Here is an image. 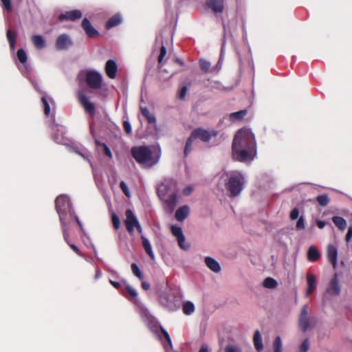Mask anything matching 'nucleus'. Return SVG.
<instances>
[{
  "label": "nucleus",
  "mask_w": 352,
  "mask_h": 352,
  "mask_svg": "<svg viewBox=\"0 0 352 352\" xmlns=\"http://www.w3.org/2000/svg\"><path fill=\"white\" fill-rule=\"evenodd\" d=\"M82 16V13L78 10H71L64 14L59 15L58 19L60 21L63 20H71L74 21L75 19H80Z\"/></svg>",
  "instance_id": "nucleus-17"
},
{
  "label": "nucleus",
  "mask_w": 352,
  "mask_h": 352,
  "mask_svg": "<svg viewBox=\"0 0 352 352\" xmlns=\"http://www.w3.org/2000/svg\"><path fill=\"white\" fill-rule=\"evenodd\" d=\"M131 154L137 162L143 167L150 168L159 162L161 149L155 146H140L132 148Z\"/></svg>",
  "instance_id": "nucleus-3"
},
{
  "label": "nucleus",
  "mask_w": 352,
  "mask_h": 352,
  "mask_svg": "<svg viewBox=\"0 0 352 352\" xmlns=\"http://www.w3.org/2000/svg\"><path fill=\"white\" fill-rule=\"evenodd\" d=\"M141 239L142 241V245L144 247L145 252L151 257V258L153 260L155 258V254L152 250V247L149 241L143 236H142Z\"/></svg>",
  "instance_id": "nucleus-24"
},
{
  "label": "nucleus",
  "mask_w": 352,
  "mask_h": 352,
  "mask_svg": "<svg viewBox=\"0 0 352 352\" xmlns=\"http://www.w3.org/2000/svg\"><path fill=\"white\" fill-rule=\"evenodd\" d=\"M192 190V188L191 186L186 187L183 190V194L185 195H188Z\"/></svg>",
  "instance_id": "nucleus-57"
},
{
  "label": "nucleus",
  "mask_w": 352,
  "mask_h": 352,
  "mask_svg": "<svg viewBox=\"0 0 352 352\" xmlns=\"http://www.w3.org/2000/svg\"><path fill=\"white\" fill-rule=\"evenodd\" d=\"M327 257L333 268H336L337 266L338 250L334 245H329L327 246Z\"/></svg>",
  "instance_id": "nucleus-16"
},
{
  "label": "nucleus",
  "mask_w": 352,
  "mask_h": 352,
  "mask_svg": "<svg viewBox=\"0 0 352 352\" xmlns=\"http://www.w3.org/2000/svg\"><path fill=\"white\" fill-rule=\"evenodd\" d=\"M126 291L128 292V293L133 298H135L138 295V293L137 292L135 291V289H133V287H131V286L129 285H126Z\"/></svg>",
  "instance_id": "nucleus-51"
},
{
  "label": "nucleus",
  "mask_w": 352,
  "mask_h": 352,
  "mask_svg": "<svg viewBox=\"0 0 352 352\" xmlns=\"http://www.w3.org/2000/svg\"><path fill=\"white\" fill-rule=\"evenodd\" d=\"M320 254L314 246H311L307 252V258L310 261H315L319 259Z\"/></svg>",
  "instance_id": "nucleus-25"
},
{
  "label": "nucleus",
  "mask_w": 352,
  "mask_h": 352,
  "mask_svg": "<svg viewBox=\"0 0 352 352\" xmlns=\"http://www.w3.org/2000/svg\"><path fill=\"white\" fill-rule=\"evenodd\" d=\"M78 99L84 109L88 113L93 115L95 112V105L90 101V98L83 91H80L78 93Z\"/></svg>",
  "instance_id": "nucleus-8"
},
{
  "label": "nucleus",
  "mask_w": 352,
  "mask_h": 352,
  "mask_svg": "<svg viewBox=\"0 0 352 352\" xmlns=\"http://www.w3.org/2000/svg\"><path fill=\"white\" fill-rule=\"evenodd\" d=\"M157 195L163 201L166 209L170 212H173L178 201L175 181L170 179L163 180L158 186Z\"/></svg>",
  "instance_id": "nucleus-4"
},
{
  "label": "nucleus",
  "mask_w": 352,
  "mask_h": 352,
  "mask_svg": "<svg viewBox=\"0 0 352 352\" xmlns=\"http://www.w3.org/2000/svg\"><path fill=\"white\" fill-rule=\"evenodd\" d=\"M110 283L115 287V288H119L120 286V284L118 282L113 281L111 280H109Z\"/></svg>",
  "instance_id": "nucleus-61"
},
{
  "label": "nucleus",
  "mask_w": 352,
  "mask_h": 352,
  "mask_svg": "<svg viewBox=\"0 0 352 352\" xmlns=\"http://www.w3.org/2000/svg\"><path fill=\"white\" fill-rule=\"evenodd\" d=\"M101 276H102V272H101L99 269H97V270H96V275H95V278H96V279H98V278H99Z\"/></svg>",
  "instance_id": "nucleus-62"
},
{
  "label": "nucleus",
  "mask_w": 352,
  "mask_h": 352,
  "mask_svg": "<svg viewBox=\"0 0 352 352\" xmlns=\"http://www.w3.org/2000/svg\"><path fill=\"white\" fill-rule=\"evenodd\" d=\"M160 302L162 305L170 309L173 307L172 300L169 299L167 294H164L160 296Z\"/></svg>",
  "instance_id": "nucleus-34"
},
{
  "label": "nucleus",
  "mask_w": 352,
  "mask_h": 352,
  "mask_svg": "<svg viewBox=\"0 0 352 352\" xmlns=\"http://www.w3.org/2000/svg\"><path fill=\"white\" fill-rule=\"evenodd\" d=\"M316 223L318 228L320 229H322L326 225L325 222L323 221H317Z\"/></svg>",
  "instance_id": "nucleus-60"
},
{
  "label": "nucleus",
  "mask_w": 352,
  "mask_h": 352,
  "mask_svg": "<svg viewBox=\"0 0 352 352\" xmlns=\"http://www.w3.org/2000/svg\"><path fill=\"white\" fill-rule=\"evenodd\" d=\"M61 200H63L65 202H67V199L65 197H60V198H58V199L57 201V212L59 214L60 221V223H61V226H62V228H63V238H64L65 242L68 243V242H69V234L68 226L66 224V223L65 222V220L63 219V214L61 213L63 212V209H62L61 206L60 204V201ZM66 209H67V208H64L63 211L65 210Z\"/></svg>",
  "instance_id": "nucleus-9"
},
{
  "label": "nucleus",
  "mask_w": 352,
  "mask_h": 352,
  "mask_svg": "<svg viewBox=\"0 0 352 352\" xmlns=\"http://www.w3.org/2000/svg\"><path fill=\"white\" fill-rule=\"evenodd\" d=\"M7 37L10 43V47L11 50H14L15 49V43H16V36L12 34L10 30H8L7 32Z\"/></svg>",
  "instance_id": "nucleus-37"
},
{
  "label": "nucleus",
  "mask_w": 352,
  "mask_h": 352,
  "mask_svg": "<svg viewBox=\"0 0 352 352\" xmlns=\"http://www.w3.org/2000/svg\"><path fill=\"white\" fill-rule=\"evenodd\" d=\"M332 221L339 229L344 230L346 228V221L342 217H334Z\"/></svg>",
  "instance_id": "nucleus-29"
},
{
  "label": "nucleus",
  "mask_w": 352,
  "mask_h": 352,
  "mask_svg": "<svg viewBox=\"0 0 352 352\" xmlns=\"http://www.w3.org/2000/svg\"><path fill=\"white\" fill-rule=\"evenodd\" d=\"M120 188L122 190L123 192L127 197H131L130 191L126 186V184L124 182H120Z\"/></svg>",
  "instance_id": "nucleus-49"
},
{
  "label": "nucleus",
  "mask_w": 352,
  "mask_h": 352,
  "mask_svg": "<svg viewBox=\"0 0 352 352\" xmlns=\"http://www.w3.org/2000/svg\"><path fill=\"white\" fill-rule=\"evenodd\" d=\"M314 326V321L308 315V307L304 305L300 311L298 319L299 329L302 331H306L311 329Z\"/></svg>",
  "instance_id": "nucleus-7"
},
{
  "label": "nucleus",
  "mask_w": 352,
  "mask_h": 352,
  "mask_svg": "<svg viewBox=\"0 0 352 352\" xmlns=\"http://www.w3.org/2000/svg\"><path fill=\"white\" fill-rule=\"evenodd\" d=\"M31 41L37 50H41L46 46L44 38L38 34H34L31 36Z\"/></svg>",
  "instance_id": "nucleus-21"
},
{
  "label": "nucleus",
  "mask_w": 352,
  "mask_h": 352,
  "mask_svg": "<svg viewBox=\"0 0 352 352\" xmlns=\"http://www.w3.org/2000/svg\"><path fill=\"white\" fill-rule=\"evenodd\" d=\"M2 6L5 11L11 12L12 10V3L10 0H1Z\"/></svg>",
  "instance_id": "nucleus-43"
},
{
  "label": "nucleus",
  "mask_w": 352,
  "mask_h": 352,
  "mask_svg": "<svg viewBox=\"0 0 352 352\" xmlns=\"http://www.w3.org/2000/svg\"><path fill=\"white\" fill-rule=\"evenodd\" d=\"M122 21V16L120 14H116L109 19V21L107 23L106 27L107 29L112 28L120 24Z\"/></svg>",
  "instance_id": "nucleus-23"
},
{
  "label": "nucleus",
  "mask_w": 352,
  "mask_h": 352,
  "mask_svg": "<svg viewBox=\"0 0 352 352\" xmlns=\"http://www.w3.org/2000/svg\"><path fill=\"white\" fill-rule=\"evenodd\" d=\"M195 139L193 137V135L191 134L190 136L188 138V139L186 141L185 148H184V154L185 155H188L192 149V145L194 143Z\"/></svg>",
  "instance_id": "nucleus-35"
},
{
  "label": "nucleus",
  "mask_w": 352,
  "mask_h": 352,
  "mask_svg": "<svg viewBox=\"0 0 352 352\" xmlns=\"http://www.w3.org/2000/svg\"><path fill=\"white\" fill-rule=\"evenodd\" d=\"M75 220L77 222V223L79 225L80 229L82 230V225L80 221L79 220L78 217L77 216L75 217Z\"/></svg>",
  "instance_id": "nucleus-63"
},
{
  "label": "nucleus",
  "mask_w": 352,
  "mask_h": 352,
  "mask_svg": "<svg viewBox=\"0 0 352 352\" xmlns=\"http://www.w3.org/2000/svg\"><path fill=\"white\" fill-rule=\"evenodd\" d=\"M123 126L126 133L129 134L131 132V126L129 121L124 120Z\"/></svg>",
  "instance_id": "nucleus-52"
},
{
  "label": "nucleus",
  "mask_w": 352,
  "mask_h": 352,
  "mask_svg": "<svg viewBox=\"0 0 352 352\" xmlns=\"http://www.w3.org/2000/svg\"><path fill=\"white\" fill-rule=\"evenodd\" d=\"M317 200L318 203L323 206H326L329 203V198L325 195L318 196L317 197Z\"/></svg>",
  "instance_id": "nucleus-45"
},
{
  "label": "nucleus",
  "mask_w": 352,
  "mask_h": 352,
  "mask_svg": "<svg viewBox=\"0 0 352 352\" xmlns=\"http://www.w3.org/2000/svg\"><path fill=\"white\" fill-rule=\"evenodd\" d=\"M277 285L276 280L270 277L265 278L263 281V286L268 289H274Z\"/></svg>",
  "instance_id": "nucleus-36"
},
{
  "label": "nucleus",
  "mask_w": 352,
  "mask_h": 352,
  "mask_svg": "<svg viewBox=\"0 0 352 352\" xmlns=\"http://www.w3.org/2000/svg\"><path fill=\"white\" fill-rule=\"evenodd\" d=\"M190 208L188 206L179 208L175 212V219L178 221H183L189 214Z\"/></svg>",
  "instance_id": "nucleus-20"
},
{
  "label": "nucleus",
  "mask_w": 352,
  "mask_h": 352,
  "mask_svg": "<svg viewBox=\"0 0 352 352\" xmlns=\"http://www.w3.org/2000/svg\"><path fill=\"white\" fill-rule=\"evenodd\" d=\"M141 112L142 116L146 119L148 122L151 124H154L156 122V119L153 113L149 111L146 108L141 107Z\"/></svg>",
  "instance_id": "nucleus-27"
},
{
  "label": "nucleus",
  "mask_w": 352,
  "mask_h": 352,
  "mask_svg": "<svg viewBox=\"0 0 352 352\" xmlns=\"http://www.w3.org/2000/svg\"><path fill=\"white\" fill-rule=\"evenodd\" d=\"M104 153H105V154L107 156H109V157H112V154H111V152L110 149L106 145H104Z\"/></svg>",
  "instance_id": "nucleus-58"
},
{
  "label": "nucleus",
  "mask_w": 352,
  "mask_h": 352,
  "mask_svg": "<svg viewBox=\"0 0 352 352\" xmlns=\"http://www.w3.org/2000/svg\"><path fill=\"white\" fill-rule=\"evenodd\" d=\"M170 230L172 234L177 239L184 236L182 228L177 226H171Z\"/></svg>",
  "instance_id": "nucleus-31"
},
{
  "label": "nucleus",
  "mask_w": 352,
  "mask_h": 352,
  "mask_svg": "<svg viewBox=\"0 0 352 352\" xmlns=\"http://www.w3.org/2000/svg\"><path fill=\"white\" fill-rule=\"evenodd\" d=\"M224 352H242L241 349L236 346L228 345L225 347Z\"/></svg>",
  "instance_id": "nucleus-46"
},
{
  "label": "nucleus",
  "mask_w": 352,
  "mask_h": 352,
  "mask_svg": "<svg viewBox=\"0 0 352 352\" xmlns=\"http://www.w3.org/2000/svg\"><path fill=\"white\" fill-rule=\"evenodd\" d=\"M131 270L133 274L139 278L140 280L143 279V275L139 269L138 266L135 263H132L131 265Z\"/></svg>",
  "instance_id": "nucleus-40"
},
{
  "label": "nucleus",
  "mask_w": 352,
  "mask_h": 352,
  "mask_svg": "<svg viewBox=\"0 0 352 352\" xmlns=\"http://www.w3.org/2000/svg\"><path fill=\"white\" fill-rule=\"evenodd\" d=\"M195 140L199 139L204 142H207L212 136H216L217 133L214 131H207L202 129H197L191 133Z\"/></svg>",
  "instance_id": "nucleus-10"
},
{
  "label": "nucleus",
  "mask_w": 352,
  "mask_h": 352,
  "mask_svg": "<svg viewBox=\"0 0 352 352\" xmlns=\"http://www.w3.org/2000/svg\"><path fill=\"white\" fill-rule=\"evenodd\" d=\"M309 348L308 340H305L300 346V352H307Z\"/></svg>",
  "instance_id": "nucleus-48"
},
{
  "label": "nucleus",
  "mask_w": 352,
  "mask_h": 352,
  "mask_svg": "<svg viewBox=\"0 0 352 352\" xmlns=\"http://www.w3.org/2000/svg\"><path fill=\"white\" fill-rule=\"evenodd\" d=\"M161 330H162V332L164 334L166 340H167L168 344H167V345H166L164 346V348H165V349L166 351H168V349H171L172 348V343H171L170 337L169 334L168 333V332L166 330H164L163 328H161Z\"/></svg>",
  "instance_id": "nucleus-41"
},
{
  "label": "nucleus",
  "mask_w": 352,
  "mask_h": 352,
  "mask_svg": "<svg viewBox=\"0 0 352 352\" xmlns=\"http://www.w3.org/2000/svg\"><path fill=\"white\" fill-rule=\"evenodd\" d=\"M217 186L223 190V188L228 192L230 196H238L245 184L244 175L237 170H222L217 176Z\"/></svg>",
  "instance_id": "nucleus-2"
},
{
  "label": "nucleus",
  "mask_w": 352,
  "mask_h": 352,
  "mask_svg": "<svg viewBox=\"0 0 352 352\" xmlns=\"http://www.w3.org/2000/svg\"><path fill=\"white\" fill-rule=\"evenodd\" d=\"M142 287L144 290H148L150 288V285L147 282L142 281Z\"/></svg>",
  "instance_id": "nucleus-59"
},
{
  "label": "nucleus",
  "mask_w": 352,
  "mask_h": 352,
  "mask_svg": "<svg viewBox=\"0 0 352 352\" xmlns=\"http://www.w3.org/2000/svg\"><path fill=\"white\" fill-rule=\"evenodd\" d=\"M232 153L235 160L241 162L253 160L256 154V144L250 129L243 128L237 131L232 142Z\"/></svg>",
  "instance_id": "nucleus-1"
},
{
  "label": "nucleus",
  "mask_w": 352,
  "mask_h": 352,
  "mask_svg": "<svg viewBox=\"0 0 352 352\" xmlns=\"http://www.w3.org/2000/svg\"><path fill=\"white\" fill-rule=\"evenodd\" d=\"M254 344L256 349L258 351L263 348L261 335L258 331H255L254 335Z\"/></svg>",
  "instance_id": "nucleus-28"
},
{
  "label": "nucleus",
  "mask_w": 352,
  "mask_h": 352,
  "mask_svg": "<svg viewBox=\"0 0 352 352\" xmlns=\"http://www.w3.org/2000/svg\"><path fill=\"white\" fill-rule=\"evenodd\" d=\"M43 104L44 106V112L46 116L50 114V102H53L52 100L45 95H43L41 98Z\"/></svg>",
  "instance_id": "nucleus-32"
},
{
  "label": "nucleus",
  "mask_w": 352,
  "mask_h": 352,
  "mask_svg": "<svg viewBox=\"0 0 352 352\" xmlns=\"http://www.w3.org/2000/svg\"><path fill=\"white\" fill-rule=\"evenodd\" d=\"M55 45L56 49L63 50L71 47L73 42L69 35L63 34L57 37Z\"/></svg>",
  "instance_id": "nucleus-11"
},
{
  "label": "nucleus",
  "mask_w": 352,
  "mask_h": 352,
  "mask_svg": "<svg viewBox=\"0 0 352 352\" xmlns=\"http://www.w3.org/2000/svg\"><path fill=\"white\" fill-rule=\"evenodd\" d=\"M340 291V285L338 284V280L337 275L335 274L333 278L331 280L327 288V293L331 296L338 295Z\"/></svg>",
  "instance_id": "nucleus-13"
},
{
  "label": "nucleus",
  "mask_w": 352,
  "mask_h": 352,
  "mask_svg": "<svg viewBox=\"0 0 352 352\" xmlns=\"http://www.w3.org/2000/svg\"><path fill=\"white\" fill-rule=\"evenodd\" d=\"M111 220L113 227L118 230L120 226V221L119 217L114 212L111 214Z\"/></svg>",
  "instance_id": "nucleus-44"
},
{
  "label": "nucleus",
  "mask_w": 352,
  "mask_h": 352,
  "mask_svg": "<svg viewBox=\"0 0 352 352\" xmlns=\"http://www.w3.org/2000/svg\"><path fill=\"white\" fill-rule=\"evenodd\" d=\"M199 63H200V67L203 71H204L206 72H208L210 71V62H208V60H206L205 59H201Z\"/></svg>",
  "instance_id": "nucleus-42"
},
{
  "label": "nucleus",
  "mask_w": 352,
  "mask_h": 352,
  "mask_svg": "<svg viewBox=\"0 0 352 352\" xmlns=\"http://www.w3.org/2000/svg\"><path fill=\"white\" fill-rule=\"evenodd\" d=\"M299 216V211L297 208H294L290 212V219L292 220L296 219Z\"/></svg>",
  "instance_id": "nucleus-53"
},
{
  "label": "nucleus",
  "mask_w": 352,
  "mask_h": 352,
  "mask_svg": "<svg viewBox=\"0 0 352 352\" xmlns=\"http://www.w3.org/2000/svg\"><path fill=\"white\" fill-rule=\"evenodd\" d=\"M60 197H65L67 199V202H65L63 200H61L60 201V204L61 206L62 209L67 208V209L65 210H64V211L63 210V212H61L63 214V219H65V215L67 212H70V210H71V204H70L69 199H68L67 197H66L65 195H60L56 199V209H57V201H58V198H60Z\"/></svg>",
  "instance_id": "nucleus-22"
},
{
  "label": "nucleus",
  "mask_w": 352,
  "mask_h": 352,
  "mask_svg": "<svg viewBox=\"0 0 352 352\" xmlns=\"http://www.w3.org/2000/svg\"><path fill=\"white\" fill-rule=\"evenodd\" d=\"M184 313L186 315H190L195 311V306L192 302L188 301L183 305Z\"/></svg>",
  "instance_id": "nucleus-33"
},
{
  "label": "nucleus",
  "mask_w": 352,
  "mask_h": 352,
  "mask_svg": "<svg viewBox=\"0 0 352 352\" xmlns=\"http://www.w3.org/2000/svg\"><path fill=\"white\" fill-rule=\"evenodd\" d=\"M316 276L314 274L309 273L307 275V287L305 294L307 296L311 295L316 288Z\"/></svg>",
  "instance_id": "nucleus-14"
},
{
  "label": "nucleus",
  "mask_w": 352,
  "mask_h": 352,
  "mask_svg": "<svg viewBox=\"0 0 352 352\" xmlns=\"http://www.w3.org/2000/svg\"><path fill=\"white\" fill-rule=\"evenodd\" d=\"M17 58L19 62L22 64H25L27 61L28 57L27 54L23 49H20L17 51Z\"/></svg>",
  "instance_id": "nucleus-38"
},
{
  "label": "nucleus",
  "mask_w": 352,
  "mask_h": 352,
  "mask_svg": "<svg viewBox=\"0 0 352 352\" xmlns=\"http://www.w3.org/2000/svg\"><path fill=\"white\" fill-rule=\"evenodd\" d=\"M305 227V221L304 219V217H300L297 223H296V230H302L304 229Z\"/></svg>",
  "instance_id": "nucleus-47"
},
{
  "label": "nucleus",
  "mask_w": 352,
  "mask_h": 352,
  "mask_svg": "<svg viewBox=\"0 0 352 352\" xmlns=\"http://www.w3.org/2000/svg\"><path fill=\"white\" fill-rule=\"evenodd\" d=\"M272 349L273 352H283V342L279 336L276 337L274 340Z\"/></svg>",
  "instance_id": "nucleus-30"
},
{
  "label": "nucleus",
  "mask_w": 352,
  "mask_h": 352,
  "mask_svg": "<svg viewBox=\"0 0 352 352\" xmlns=\"http://www.w3.org/2000/svg\"><path fill=\"white\" fill-rule=\"evenodd\" d=\"M87 85L92 89H100L102 83V75L95 70H87L81 74Z\"/></svg>",
  "instance_id": "nucleus-5"
},
{
  "label": "nucleus",
  "mask_w": 352,
  "mask_h": 352,
  "mask_svg": "<svg viewBox=\"0 0 352 352\" xmlns=\"http://www.w3.org/2000/svg\"><path fill=\"white\" fill-rule=\"evenodd\" d=\"M186 93H187V88L186 87H182V89L179 91V97L181 99H184L186 95Z\"/></svg>",
  "instance_id": "nucleus-55"
},
{
  "label": "nucleus",
  "mask_w": 352,
  "mask_h": 352,
  "mask_svg": "<svg viewBox=\"0 0 352 352\" xmlns=\"http://www.w3.org/2000/svg\"><path fill=\"white\" fill-rule=\"evenodd\" d=\"M166 54V47L162 45L161 47L160 54L158 58L159 64H160L162 63V61Z\"/></svg>",
  "instance_id": "nucleus-50"
},
{
  "label": "nucleus",
  "mask_w": 352,
  "mask_h": 352,
  "mask_svg": "<svg viewBox=\"0 0 352 352\" xmlns=\"http://www.w3.org/2000/svg\"><path fill=\"white\" fill-rule=\"evenodd\" d=\"M247 115L245 110L239 111L230 113L228 117L232 122H238L243 120V118Z\"/></svg>",
  "instance_id": "nucleus-26"
},
{
  "label": "nucleus",
  "mask_w": 352,
  "mask_h": 352,
  "mask_svg": "<svg viewBox=\"0 0 352 352\" xmlns=\"http://www.w3.org/2000/svg\"><path fill=\"white\" fill-rule=\"evenodd\" d=\"M118 66L116 63L113 60H109L105 64V72L107 76L113 79L116 78Z\"/></svg>",
  "instance_id": "nucleus-15"
},
{
  "label": "nucleus",
  "mask_w": 352,
  "mask_h": 352,
  "mask_svg": "<svg viewBox=\"0 0 352 352\" xmlns=\"http://www.w3.org/2000/svg\"><path fill=\"white\" fill-rule=\"evenodd\" d=\"M178 243L179 247L184 250H188L190 248L189 243L186 242L185 236H183L179 239L177 240Z\"/></svg>",
  "instance_id": "nucleus-39"
},
{
  "label": "nucleus",
  "mask_w": 352,
  "mask_h": 352,
  "mask_svg": "<svg viewBox=\"0 0 352 352\" xmlns=\"http://www.w3.org/2000/svg\"><path fill=\"white\" fill-rule=\"evenodd\" d=\"M207 7L214 13H221L223 11V0H208Z\"/></svg>",
  "instance_id": "nucleus-12"
},
{
  "label": "nucleus",
  "mask_w": 352,
  "mask_h": 352,
  "mask_svg": "<svg viewBox=\"0 0 352 352\" xmlns=\"http://www.w3.org/2000/svg\"><path fill=\"white\" fill-rule=\"evenodd\" d=\"M352 237V226H350L348 229V232L346 235V241L349 242Z\"/></svg>",
  "instance_id": "nucleus-56"
},
{
  "label": "nucleus",
  "mask_w": 352,
  "mask_h": 352,
  "mask_svg": "<svg viewBox=\"0 0 352 352\" xmlns=\"http://www.w3.org/2000/svg\"><path fill=\"white\" fill-rule=\"evenodd\" d=\"M82 27L86 34L89 37H94L98 34V31L91 25L90 21L85 18L82 21Z\"/></svg>",
  "instance_id": "nucleus-18"
},
{
  "label": "nucleus",
  "mask_w": 352,
  "mask_h": 352,
  "mask_svg": "<svg viewBox=\"0 0 352 352\" xmlns=\"http://www.w3.org/2000/svg\"><path fill=\"white\" fill-rule=\"evenodd\" d=\"M125 215L126 219L124 220V223L127 231L132 234L134 231V228H136L138 232L142 233V227L133 212L130 209H128L126 210Z\"/></svg>",
  "instance_id": "nucleus-6"
},
{
  "label": "nucleus",
  "mask_w": 352,
  "mask_h": 352,
  "mask_svg": "<svg viewBox=\"0 0 352 352\" xmlns=\"http://www.w3.org/2000/svg\"><path fill=\"white\" fill-rule=\"evenodd\" d=\"M199 352H210V351L206 346H202Z\"/></svg>",
  "instance_id": "nucleus-64"
},
{
  "label": "nucleus",
  "mask_w": 352,
  "mask_h": 352,
  "mask_svg": "<svg viewBox=\"0 0 352 352\" xmlns=\"http://www.w3.org/2000/svg\"><path fill=\"white\" fill-rule=\"evenodd\" d=\"M69 247L76 253L78 254L79 256H83V255L81 254V253L79 252V250L78 248L74 244L72 243H70L69 242L67 243Z\"/></svg>",
  "instance_id": "nucleus-54"
},
{
  "label": "nucleus",
  "mask_w": 352,
  "mask_h": 352,
  "mask_svg": "<svg viewBox=\"0 0 352 352\" xmlns=\"http://www.w3.org/2000/svg\"><path fill=\"white\" fill-rule=\"evenodd\" d=\"M204 262L206 265L214 273H219L221 272V266L214 258L207 256L205 258Z\"/></svg>",
  "instance_id": "nucleus-19"
}]
</instances>
